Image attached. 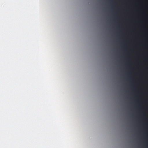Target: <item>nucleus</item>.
Returning a JSON list of instances; mask_svg holds the SVG:
<instances>
[{
    "label": "nucleus",
    "mask_w": 148,
    "mask_h": 148,
    "mask_svg": "<svg viewBox=\"0 0 148 148\" xmlns=\"http://www.w3.org/2000/svg\"><path fill=\"white\" fill-rule=\"evenodd\" d=\"M129 65H127V67H128V68L129 67Z\"/></svg>",
    "instance_id": "obj_1"
},
{
    "label": "nucleus",
    "mask_w": 148,
    "mask_h": 148,
    "mask_svg": "<svg viewBox=\"0 0 148 148\" xmlns=\"http://www.w3.org/2000/svg\"><path fill=\"white\" fill-rule=\"evenodd\" d=\"M129 76H131V75H130V74H129Z\"/></svg>",
    "instance_id": "obj_2"
},
{
    "label": "nucleus",
    "mask_w": 148,
    "mask_h": 148,
    "mask_svg": "<svg viewBox=\"0 0 148 148\" xmlns=\"http://www.w3.org/2000/svg\"><path fill=\"white\" fill-rule=\"evenodd\" d=\"M112 5H113V4H111V5L112 6Z\"/></svg>",
    "instance_id": "obj_3"
}]
</instances>
